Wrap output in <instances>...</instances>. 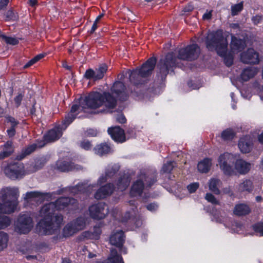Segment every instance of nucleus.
I'll return each instance as SVG.
<instances>
[{
  "instance_id": "nucleus-3",
  "label": "nucleus",
  "mask_w": 263,
  "mask_h": 263,
  "mask_svg": "<svg viewBox=\"0 0 263 263\" xmlns=\"http://www.w3.org/2000/svg\"><path fill=\"white\" fill-rule=\"evenodd\" d=\"M206 45L209 50H215L217 54L223 58L224 64L228 67L233 64L234 56L231 53H227L228 42L223 35L222 30L209 33L206 37Z\"/></svg>"
},
{
  "instance_id": "nucleus-46",
  "label": "nucleus",
  "mask_w": 263,
  "mask_h": 263,
  "mask_svg": "<svg viewBox=\"0 0 263 263\" xmlns=\"http://www.w3.org/2000/svg\"><path fill=\"white\" fill-rule=\"evenodd\" d=\"M174 161H169L164 164L161 169V172L163 173H170L175 166Z\"/></svg>"
},
{
  "instance_id": "nucleus-31",
  "label": "nucleus",
  "mask_w": 263,
  "mask_h": 263,
  "mask_svg": "<svg viewBox=\"0 0 263 263\" xmlns=\"http://www.w3.org/2000/svg\"><path fill=\"white\" fill-rule=\"evenodd\" d=\"M130 182V177L129 176L124 175L119 179L117 185L118 190L125 191L129 186Z\"/></svg>"
},
{
  "instance_id": "nucleus-6",
  "label": "nucleus",
  "mask_w": 263,
  "mask_h": 263,
  "mask_svg": "<svg viewBox=\"0 0 263 263\" xmlns=\"http://www.w3.org/2000/svg\"><path fill=\"white\" fill-rule=\"evenodd\" d=\"M176 57L173 52L168 53L157 65L162 79L165 78L170 70L176 65Z\"/></svg>"
},
{
  "instance_id": "nucleus-20",
  "label": "nucleus",
  "mask_w": 263,
  "mask_h": 263,
  "mask_svg": "<svg viewBox=\"0 0 263 263\" xmlns=\"http://www.w3.org/2000/svg\"><path fill=\"white\" fill-rule=\"evenodd\" d=\"M119 170V167L117 165L109 166L106 169L105 176H101L99 179L98 182L102 184L109 180L113 179Z\"/></svg>"
},
{
  "instance_id": "nucleus-8",
  "label": "nucleus",
  "mask_w": 263,
  "mask_h": 263,
  "mask_svg": "<svg viewBox=\"0 0 263 263\" xmlns=\"http://www.w3.org/2000/svg\"><path fill=\"white\" fill-rule=\"evenodd\" d=\"M4 173L11 179H16L22 178L24 175V167L22 163L16 162L7 164L4 166L3 163Z\"/></svg>"
},
{
  "instance_id": "nucleus-30",
  "label": "nucleus",
  "mask_w": 263,
  "mask_h": 263,
  "mask_svg": "<svg viewBox=\"0 0 263 263\" xmlns=\"http://www.w3.org/2000/svg\"><path fill=\"white\" fill-rule=\"evenodd\" d=\"M110 149V147L106 143L97 144L93 149L95 153L100 156L108 154Z\"/></svg>"
},
{
  "instance_id": "nucleus-22",
  "label": "nucleus",
  "mask_w": 263,
  "mask_h": 263,
  "mask_svg": "<svg viewBox=\"0 0 263 263\" xmlns=\"http://www.w3.org/2000/svg\"><path fill=\"white\" fill-rule=\"evenodd\" d=\"M246 46V43L245 40L238 39L234 36H232L231 48L232 52L234 53H237L241 51Z\"/></svg>"
},
{
  "instance_id": "nucleus-1",
  "label": "nucleus",
  "mask_w": 263,
  "mask_h": 263,
  "mask_svg": "<svg viewBox=\"0 0 263 263\" xmlns=\"http://www.w3.org/2000/svg\"><path fill=\"white\" fill-rule=\"evenodd\" d=\"M56 205L51 202L44 204L40 211V216L43 217L37 223L36 229L41 235L58 234L60 231L63 217L56 213Z\"/></svg>"
},
{
  "instance_id": "nucleus-53",
  "label": "nucleus",
  "mask_w": 263,
  "mask_h": 263,
  "mask_svg": "<svg viewBox=\"0 0 263 263\" xmlns=\"http://www.w3.org/2000/svg\"><path fill=\"white\" fill-rule=\"evenodd\" d=\"M95 70L92 69L87 70L85 73L84 77L87 79H93L95 81Z\"/></svg>"
},
{
  "instance_id": "nucleus-50",
  "label": "nucleus",
  "mask_w": 263,
  "mask_h": 263,
  "mask_svg": "<svg viewBox=\"0 0 263 263\" xmlns=\"http://www.w3.org/2000/svg\"><path fill=\"white\" fill-rule=\"evenodd\" d=\"M95 187V185H89L87 186L86 189V186L85 185L82 184V185H78L76 186L77 189L79 191L81 192L82 193H87V192H89L90 190L92 189V188Z\"/></svg>"
},
{
  "instance_id": "nucleus-35",
  "label": "nucleus",
  "mask_w": 263,
  "mask_h": 263,
  "mask_svg": "<svg viewBox=\"0 0 263 263\" xmlns=\"http://www.w3.org/2000/svg\"><path fill=\"white\" fill-rule=\"evenodd\" d=\"M211 165L212 160L209 158H205L199 162L197 167L200 172L206 173L210 171Z\"/></svg>"
},
{
  "instance_id": "nucleus-28",
  "label": "nucleus",
  "mask_w": 263,
  "mask_h": 263,
  "mask_svg": "<svg viewBox=\"0 0 263 263\" xmlns=\"http://www.w3.org/2000/svg\"><path fill=\"white\" fill-rule=\"evenodd\" d=\"M14 152L13 142L11 141H7L3 146V150L0 153V159H4L10 156Z\"/></svg>"
},
{
  "instance_id": "nucleus-54",
  "label": "nucleus",
  "mask_w": 263,
  "mask_h": 263,
  "mask_svg": "<svg viewBox=\"0 0 263 263\" xmlns=\"http://www.w3.org/2000/svg\"><path fill=\"white\" fill-rule=\"evenodd\" d=\"M199 186L198 183H193L189 185L187 189L190 193H193L198 189Z\"/></svg>"
},
{
  "instance_id": "nucleus-60",
  "label": "nucleus",
  "mask_w": 263,
  "mask_h": 263,
  "mask_svg": "<svg viewBox=\"0 0 263 263\" xmlns=\"http://www.w3.org/2000/svg\"><path fill=\"white\" fill-rule=\"evenodd\" d=\"M36 62H35L34 59L33 58L31 60H30L29 61H28L24 66V68L26 69L30 66L33 65L34 64H35Z\"/></svg>"
},
{
  "instance_id": "nucleus-52",
  "label": "nucleus",
  "mask_w": 263,
  "mask_h": 263,
  "mask_svg": "<svg viewBox=\"0 0 263 263\" xmlns=\"http://www.w3.org/2000/svg\"><path fill=\"white\" fill-rule=\"evenodd\" d=\"M24 97V93L23 92L18 93V95L14 98V101L16 107H18L20 106L21 102Z\"/></svg>"
},
{
  "instance_id": "nucleus-58",
  "label": "nucleus",
  "mask_w": 263,
  "mask_h": 263,
  "mask_svg": "<svg viewBox=\"0 0 263 263\" xmlns=\"http://www.w3.org/2000/svg\"><path fill=\"white\" fill-rule=\"evenodd\" d=\"M86 134L87 136L95 137L97 135V132L96 130L89 129L86 131Z\"/></svg>"
},
{
  "instance_id": "nucleus-39",
  "label": "nucleus",
  "mask_w": 263,
  "mask_h": 263,
  "mask_svg": "<svg viewBox=\"0 0 263 263\" xmlns=\"http://www.w3.org/2000/svg\"><path fill=\"white\" fill-rule=\"evenodd\" d=\"M9 236L7 233L0 231V252L7 247Z\"/></svg>"
},
{
  "instance_id": "nucleus-11",
  "label": "nucleus",
  "mask_w": 263,
  "mask_h": 263,
  "mask_svg": "<svg viewBox=\"0 0 263 263\" xmlns=\"http://www.w3.org/2000/svg\"><path fill=\"white\" fill-rule=\"evenodd\" d=\"M64 125L62 122L61 125L55 126L53 128L49 130L46 134L43 137V140L42 141L41 144L39 145L40 147H42L45 145L46 143L54 142L62 136L63 130H65Z\"/></svg>"
},
{
  "instance_id": "nucleus-9",
  "label": "nucleus",
  "mask_w": 263,
  "mask_h": 263,
  "mask_svg": "<svg viewBox=\"0 0 263 263\" xmlns=\"http://www.w3.org/2000/svg\"><path fill=\"white\" fill-rule=\"evenodd\" d=\"M199 53V46L197 44H192L180 49L177 58L183 60L193 61L198 58Z\"/></svg>"
},
{
  "instance_id": "nucleus-38",
  "label": "nucleus",
  "mask_w": 263,
  "mask_h": 263,
  "mask_svg": "<svg viewBox=\"0 0 263 263\" xmlns=\"http://www.w3.org/2000/svg\"><path fill=\"white\" fill-rule=\"evenodd\" d=\"M221 183L219 179L213 178L211 179L209 182V189L214 194L219 195L220 194V190L218 186Z\"/></svg>"
},
{
  "instance_id": "nucleus-47",
  "label": "nucleus",
  "mask_w": 263,
  "mask_h": 263,
  "mask_svg": "<svg viewBox=\"0 0 263 263\" xmlns=\"http://www.w3.org/2000/svg\"><path fill=\"white\" fill-rule=\"evenodd\" d=\"M1 37L8 44L15 45L18 43V40L15 37H9L5 35H2Z\"/></svg>"
},
{
  "instance_id": "nucleus-36",
  "label": "nucleus",
  "mask_w": 263,
  "mask_h": 263,
  "mask_svg": "<svg viewBox=\"0 0 263 263\" xmlns=\"http://www.w3.org/2000/svg\"><path fill=\"white\" fill-rule=\"evenodd\" d=\"M257 73V70L255 68H248L244 69L241 74V78L244 81H248L254 77Z\"/></svg>"
},
{
  "instance_id": "nucleus-63",
  "label": "nucleus",
  "mask_w": 263,
  "mask_h": 263,
  "mask_svg": "<svg viewBox=\"0 0 263 263\" xmlns=\"http://www.w3.org/2000/svg\"><path fill=\"white\" fill-rule=\"evenodd\" d=\"M194 9V7L192 5H189L188 6H185L184 8L183 11L184 12H190L192 11Z\"/></svg>"
},
{
  "instance_id": "nucleus-57",
  "label": "nucleus",
  "mask_w": 263,
  "mask_h": 263,
  "mask_svg": "<svg viewBox=\"0 0 263 263\" xmlns=\"http://www.w3.org/2000/svg\"><path fill=\"white\" fill-rule=\"evenodd\" d=\"M158 206L155 203H150L146 205V209L150 211H155L157 210Z\"/></svg>"
},
{
  "instance_id": "nucleus-16",
  "label": "nucleus",
  "mask_w": 263,
  "mask_h": 263,
  "mask_svg": "<svg viewBox=\"0 0 263 263\" xmlns=\"http://www.w3.org/2000/svg\"><path fill=\"white\" fill-rule=\"evenodd\" d=\"M108 133L113 140L117 142L122 143L126 141L124 130L119 126L109 127Z\"/></svg>"
},
{
  "instance_id": "nucleus-62",
  "label": "nucleus",
  "mask_w": 263,
  "mask_h": 263,
  "mask_svg": "<svg viewBox=\"0 0 263 263\" xmlns=\"http://www.w3.org/2000/svg\"><path fill=\"white\" fill-rule=\"evenodd\" d=\"M212 11L205 13L203 15V19L204 20H210L212 17Z\"/></svg>"
},
{
  "instance_id": "nucleus-26",
  "label": "nucleus",
  "mask_w": 263,
  "mask_h": 263,
  "mask_svg": "<svg viewBox=\"0 0 263 263\" xmlns=\"http://www.w3.org/2000/svg\"><path fill=\"white\" fill-rule=\"evenodd\" d=\"M102 263H124V261L122 257L118 253L117 250L111 249L109 256L107 259Z\"/></svg>"
},
{
  "instance_id": "nucleus-45",
  "label": "nucleus",
  "mask_w": 263,
  "mask_h": 263,
  "mask_svg": "<svg viewBox=\"0 0 263 263\" xmlns=\"http://www.w3.org/2000/svg\"><path fill=\"white\" fill-rule=\"evenodd\" d=\"M243 3H240L235 4L231 7V14L233 16L237 15L243 9Z\"/></svg>"
},
{
  "instance_id": "nucleus-4",
  "label": "nucleus",
  "mask_w": 263,
  "mask_h": 263,
  "mask_svg": "<svg viewBox=\"0 0 263 263\" xmlns=\"http://www.w3.org/2000/svg\"><path fill=\"white\" fill-rule=\"evenodd\" d=\"M18 190L16 187H6L0 191V213L11 214L18 205Z\"/></svg>"
},
{
  "instance_id": "nucleus-37",
  "label": "nucleus",
  "mask_w": 263,
  "mask_h": 263,
  "mask_svg": "<svg viewBox=\"0 0 263 263\" xmlns=\"http://www.w3.org/2000/svg\"><path fill=\"white\" fill-rule=\"evenodd\" d=\"M107 70V66L105 64H102L99 66L98 68L95 70V81L102 79L104 74Z\"/></svg>"
},
{
  "instance_id": "nucleus-21",
  "label": "nucleus",
  "mask_w": 263,
  "mask_h": 263,
  "mask_svg": "<svg viewBox=\"0 0 263 263\" xmlns=\"http://www.w3.org/2000/svg\"><path fill=\"white\" fill-rule=\"evenodd\" d=\"M124 234L122 230L116 232L110 237V243L119 248L123 247L124 242Z\"/></svg>"
},
{
  "instance_id": "nucleus-42",
  "label": "nucleus",
  "mask_w": 263,
  "mask_h": 263,
  "mask_svg": "<svg viewBox=\"0 0 263 263\" xmlns=\"http://www.w3.org/2000/svg\"><path fill=\"white\" fill-rule=\"evenodd\" d=\"M11 223V218L6 215H0V230L9 227Z\"/></svg>"
},
{
  "instance_id": "nucleus-40",
  "label": "nucleus",
  "mask_w": 263,
  "mask_h": 263,
  "mask_svg": "<svg viewBox=\"0 0 263 263\" xmlns=\"http://www.w3.org/2000/svg\"><path fill=\"white\" fill-rule=\"evenodd\" d=\"M134 72V70L132 71H130L129 73V80L131 83H132L135 85H138L140 84H142L144 82V78H146L145 77L141 76V74H138V76H136L135 78H133L132 75Z\"/></svg>"
},
{
  "instance_id": "nucleus-17",
  "label": "nucleus",
  "mask_w": 263,
  "mask_h": 263,
  "mask_svg": "<svg viewBox=\"0 0 263 263\" xmlns=\"http://www.w3.org/2000/svg\"><path fill=\"white\" fill-rule=\"evenodd\" d=\"M115 189L113 184L107 183L98 190L94 195V197L98 200L104 199L111 195L115 191Z\"/></svg>"
},
{
  "instance_id": "nucleus-12",
  "label": "nucleus",
  "mask_w": 263,
  "mask_h": 263,
  "mask_svg": "<svg viewBox=\"0 0 263 263\" xmlns=\"http://www.w3.org/2000/svg\"><path fill=\"white\" fill-rule=\"evenodd\" d=\"M156 64V59L155 58H149L142 65L141 68H137L134 70V72L132 75L133 78L138 76V74H141V76L146 78L148 77L152 74Z\"/></svg>"
},
{
  "instance_id": "nucleus-24",
  "label": "nucleus",
  "mask_w": 263,
  "mask_h": 263,
  "mask_svg": "<svg viewBox=\"0 0 263 263\" xmlns=\"http://www.w3.org/2000/svg\"><path fill=\"white\" fill-rule=\"evenodd\" d=\"M235 169L241 174H247L250 170L251 164L242 159L236 160L235 164Z\"/></svg>"
},
{
  "instance_id": "nucleus-5",
  "label": "nucleus",
  "mask_w": 263,
  "mask_h": 263,
  "mask_svg": "<svg viewBox=\"0 0 263 263\" xmlns=\"http://www.w3.org/2000/svg\"><path fill=\"white\" fill-rule=\"evenodd\" d=\"M156 181L157 175L155 173L141 172L132 186L130 195L133 197L141 196L144 189L151 187Z\"/></svg>"
},
{
  "instance_id": "nucleus-10",
  "label": "nucleus",
  "mask_w": 263,
  "mask_h": 263,
  "mask_svg": "<svg viewBox=\"0 0 263 263\" xmlns=\"http://www.w3.org/2000/svg\"><path fill=\"white\" fill-rule=\"evenodd\" d=\"M234 158L232 154L224 153L221 155L218 159V162L220 168L223 173L227 175H231L234 171L232 168V164L234 161Z\"/></svg>"
},
{
  "instance_id": "nucleus-61",
  "label": "nucleus",
  "mask_w": 263,
  "mask_h": 263,
  "mask_svg": "<svg viewBox=\"0 0 263 263\" xmlns=\"http://www.w3.org/2000/svg\"><path fill=\"white\" fill-rule=\"evenodd\" d=\"M9 0H1L0 2V9H3L6 7L9 3Z\"/></svg>"
},
{
  "instance_id": "nucleus-23",
  "label": "nucleus",
  "mask_w": 263,
  "mask_h": 263,
  "mask_svg": "<svg viewBox=\"0 0 263 263\" xmlns=\"http://www.w3.org/2000/svg\"><path fill=\"white\" fill-rule=\"evenodd\" d=\"M74 226L73 225L71 222L68 223L65 226L63 230V235H58L56 237H54V239L57 240L62 239L64 237H68L72 236L74 233L78 232Z\"/></svg>"
},
{
  "instance_id": "nucleus-34",
  "label": "nucleus",
  "mask_w": 263,
  "mask_h": 263,
  "mask_svg": "<svg viewBox=\"0 0 263 263\" xmlns=\"http://www.w3.org/2000/svg\"><path fill=\"white\" fill-rule=\"evenodd\" d=\"M41 143H39V144H33L29 145L26 148H25L24 149H23L22 151L21 154L18 155L16 156V159L18 160H22L27 155H28L30 154L31 153H32V152H33L35 150L36 147H40L39 146V145H41Z\"/></svg>"
},
{
  "instance_id": "nucleus-41",
  "label": "nucleus",
  "mask_w": 263,
  "mask_h": 263,
  "mask_svg": "<svg viewBox=\"0 0 263 263\" xmlns=\"http://www.w3.org/2000/svg\"><path fill=\"white\" fill-rule=\"evenodd\" d=\"M253 188L252 182L250 180H246L240 183L239 185V190L240 192H250Z\"/></svg>"
},
{
  "instance_id": "nucleus-44",
  "label": "nucleus",
  "mask_w": 263,
  "mask_h": 263,
  "mask_svg": "<svg viewBox=\"0 0 263 263\" xmlns=\"http://www.w3.org/2000/svg\"><path fill=\"white\" fill-rule=\"evenodd\" d=\"M235 134L232 129H227L221 133V138L224 140H230L233 139Z\"/></svg>"
},
{
  "instance_id": "nucleus-64",
  "label": "nucleus",
  "mask_w": 263,
  "mask_h": 263,
  "mask_svg": "<svg viewBox=\"0 0 263 263\" xmlns=\"http://www.w3.org/2000/svg\"><path fill=\"white\" fill-rule=\"evenodd\" d=\"M98 22H96V21H95L93 25H92V26L91 27V30H90V33H93L95 30L97 29L98 28Z\"/></svg>"
},
{
  "instance_id": "nucleus-7",
  "label": "nucleus",
  "mask_w": 263,
  "mask_h": 263,
  "mask_svg": "<svg viewBox=\"0 0 263 263\" xmlns=\"http://www.w3.org/2000/svg\"><path fill=\"white\" fill-rule=\"evenodd\" d=\"M33 226L32 219L28 213L20 214L15 224V230L20 234H27Z\"/></svg>"
},
{
  "instance_id": "nucleus-15",
  "label": "nucleus",
  "mask_w": 263,
  "mask_h": 263,
  "mask_svg": "<svg viewBox=\"0 0 263 263\" xmlns=\"http://www.w3.org/2000/svg\"><path fill=\"white\" fill-rule=\"evenodd\" d=\"M240 61L247 64H257L259 62V54L254 49L248 48L240 54Z\"/></svg>"
},
{
  "instance_id": "nucleus-43",
  "label": "nucleus",
  "mask_w": 263,
  "mask_h": 263,
  "mask_svg": "<svg viewBox=\"0 0 263 263\" xmlns=\"http://www.w3.org/2000/svg\"><path fill=\"white\" fill-rule=\"evenodd\" d=\"M71 222L78 231L83 230L85 226V221L83 217H79Z\"/></svg>"
},
{
  "instance_id": "nucleus-18",
  "label": "nucleus",
  "mask_w": 263,
  "mask_h": 263,
  "mask_svg": "<svg viewBox=\"0 0 263 263\" xmlns=\"http://www.w3.org/2000/svg\"><path fill=\"white\" fill-rule=\"evenodd\" d=\"M253 141L250 136H246L240 139L238 142V147L243 153H249L253 146Z\"/></svg>"
},
{
  "instance_id": "nucleus-27",
  "label": "nucleus",
  "mask_w": 263,
  "mask_h": 263,
  "mask_svg": "<svg viewBox=\"0 0 263 263\" xmlns=\"http://www.w3.org/2000/svg\"><path fill=\"white\" fill-rule=\"evenodd\" d=\"M250 212L251 209L250 207L244 203L236 204L233 210L234 214L238 216L248 215Z\"/></svg>"
},
{
  "instance_id": "nucleus-55",
  "label": "nucleus",
  "mask_w": 263,
  "mask_h": 263,
  "mask_svg": "<svg viewBox=\"0 0 263 263\" xmlns=\"http://www.w3.org/2000/svg\"><path fill=\"white\" fill-rule=\"evenodd\" d=\"M116 119L117 122L121 124H124L126 122V119L122 114H118Z\"/></svg>"
},
{
  "instance_id": "nucleus-33",
  "label": "nucleus",
  "mask_w": 263,
  "mask_h": 263,
  "mask_svg": "<svg viewBox=\"0 0 263 263\" xmlns=\"http://www.w3.org/2000/svg\"><path fill=\"white\" fill-rule=\"evenodd\" d=\"M101 231L99 227H95L93 231H85L83 233V236L87 239L97 240L99 238Z\"/></svg>"
},
{
  "instance_id": "nucleus-25",
  "label": "nucleus",
  "mask_w": 263,
  "mask_h": 263,
  "mask_svg": "<svg viewBox=\"0 0 263 263\" xmlns=\"http://www.w3.org/2000/svg\"><path fill=\"white\" fill-rule=\"evenodd\" d=\"M76 200L73 198L68 197H61L58 198L54 202L57 211L61 210L68 206L70 203H74Z\"/></svg>"
},
{
  "instance_id": "nucleus-59",
  "label": "nucleus",
  "mask_w": 263,
  "mask_h": 263,
  "mask_svg": "<svg viewBox=\"0 0 263 263\" xmlns=\"http://www.w3.org/2000/svg\"><path fill=\"white\" fill-rule=\"evenodd\" d=\"M7 133L9 137H12L15 135V127H10L9 129H7Z\"/></svg>"
},
{
  "instance_id": "nucleus-48",
  "label": "nucleus",
  "mask_w": 263,
  "mask_h": 263,
  "mask_svg": "<svg viewBox=\"0 0 263 263\" xmlns=\"http://www.w3.org/2000/svg\"><path fill=\"white\" fill-rule=\"evenodd\" d=\"M80 146L85 151H89L91 149L92 147L91 142L87 139H84L81 141Z\"/></svg>"
},
{
  "instance_id": "nucleus-51",
  "label": "nucleus",
  "mask_w": 263,
  "mask_h": 263,
  "mask_svg": "<svg viewBox=\"0 0 263 263\" xmlns=\"http://www.w3.org/2000/svg\"><path fill=\"white\" fill-rule=\"evenodd\" d=\"M253 230L256 233H259L263 236V222H258L253 226Z\"/></svg>"
},
{
  "instance_id": "nucleus-13",
  "label": "nucleus",
  "mask_w": 263,
  "mask_h": 263,
  "mask_svg": "<svg viewBox=\"0 0 263 263\" xmlns=\"http://www.w3.org/2000/svg\"><path fill=\"white\" fill-rule=\"evenodd\" d=\"M90 217L95 219H102L105 217L108 213L107 205L104 202H99L89 208Z\"/></svg>"
},
{
  "instance_id": "nucleus-32",
  "label": "nucleus",
  "mask_w": 263,
  "mask_h": 263,
  "mask_svg": "<svg viewBox=\"0 0 263 263\" xmlns=\"http://www.w3.org/2000/svg\"><path fill=\"white\" fill-rule=\"evenodd\" d=\"M45 194L39 192H30L26 194L25 200L27 202H31L32 201H36L39 199L44 198Z\"/></svg>"
},
{
  "instance_id": "nucleus-2",
  "label": "nucleus",
  "mask_w": 263,
  "mask_h": 263,
  "mask_svg": "<svg viewBox=\"0 0 263 263\" xmlns=\"http://www.w3.org/2000/svg\"><path fill=\"white\" fill-rule=\"evenodd\" d=\"M117 103L116 98L109 92L91 91L80 102V104L82 108L90 109H97L104 106L105 109L100 112L107 113L109 110L116 108Z\"/></svg>"
},
{
  "instance_id": "nucleus-19",
  "label": "nucleus",
  "mask_w": 263,
  "mask_h": 263,
  "mask_svg": "<svg viewBox=\"0 0 263 263\" xmlns=\"http://www.w3.org/2000/svg\"><path fill=\"white\" fill-rule=\"evenodd\" d=\"M80 106L78 104H73L70 109V111L65 116V119L62 121L63 124L64 125V129L74 120L76 116L79 112Z\"/></svg>"
},
{
  "instance_id": "nucleus-14",
  "label": "nucleus",
  "mask_w": 263,
  "mask_h": 263,
  "mask_svg": "<svg viewBox=\"0 0 263 263\" xmlns=\"http://www.w3.org/2000/svg\"><path fill=\"white\" fill-rule=\"evenodd\" d=\"M112 95L121 101H125L128 98V93L123 83L120 81L115 82L110 89Z\"/></svg>"
},
{
  "instance_id": "nucleus-29",
  "label": "nucleus",
  "mask_w": 263,
  "mask_h": 263,
  "mask_svg": "<svg viewBox=\"0 0 263 263\" xmlns=\"http://www.w3.org/2000/svg\"><path fill=\"white\" fill-rule=\"evenodd\" d=\"M73 163L67 161L59 160L56 163V168L61 172H68L74 169Z\"/></svg>"
},
{
  "instance_id": "nucleus-56",
  "label": "nucleus",
  "mask_w": 263,
  "mask_h": 263,
  "mask_svg": "<svg viewBox=\"0 0 263 263\" xmlns=\"http://www.w3.org/2000/svg\"><path fill=\"white\" fill-rule=\"evenodd\" d=\"M7 120L8 122H10L11 123V127L15 128L18 124V122L16 121L15 119L12 117H9L8 118H7Z\"/></svg>"
},
{
  "instance_id": "nucleus-49",
  "label": "nucleus",
  "mask_w": 263,
  "mask_h": 263,
  "mask_svg": "<svg viewBox=\"0 0 263 263\" xmlns=\"http://www.w3.org/2000/svg\"><path fill=\"white\" fill-rule=\"evenodd\" d=\"M205 199L213 204L219 205L220 202L211 193H207L205 197Z\"/></svg>"
}]
</instances>
